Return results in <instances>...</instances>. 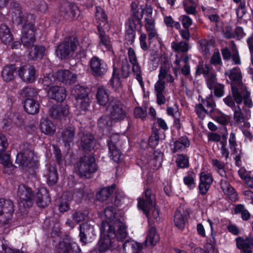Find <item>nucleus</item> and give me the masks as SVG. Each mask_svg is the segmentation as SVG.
<instances>
[{
  "mask_svg": "<svg viewBox=\"0 0 253 253\" xmlns=\"http://www.w3.org/2000/svg\"><path fill=\"white\" fill-rule=\"evenodd\" d=\"M126 227L121 221L117 220L113 224L103 221L101 227V237L97 243L98 250H93L91 253H103L117 248V241L125 239L127 236Z\"/></svg>",
  "mask_w": 253,
  "mask_h": 253,
  "instance_id": "nucleus-1",
  "label": "nucleus"
},
{
  "mask_svg": "<svg viewBox=\"0 0 253 253\" xmlns=\"http://www.w3.org/2000/svg\"><path fill=\"white\" fill-rule=\"evenodd\" d=\"M155 199L151 190L148 189L145 192L144 198L139 199L138 201V208L143 211L148 220L151 218L150 211L152 212V216L154 219L156 221L159 219V209L155 203Z\"/></svg>",
  "mask_w": 253,
  "mask_h": 253,
  "instance_id": "nucleus-2",
  "label": "nucleus"
},
{
  "mask_svg": "<svg viewBox=\"0 0 253 253\" xmlns=\"http://www.w3.org/2000/svg\"><path fill=\"white\" fill-rule=\"evenodd\" d=\"M34 152L32 145L28 143H24L20 146V151L17 154L16 163L26 169L33 167Z\"/></svg>",
  "mask_w": 253,
  "mask_h": 253,
  "instance_id": "nucleus-3",
  "label": "nucleus"
},
{
  "mask_svg": "<svg viewBox=\"0 0 253 253\" xmlns=\"http://www.w3.org/2000/svg\"><path fill=\"white\" fill-rule=\"evenodd\" d=\"M78 45L79 42L76 38L68 37L57 46L56 55L61 59H66L74 54Z\"/></svg>",
  "mask_w": 253,
  "mask_h": 253,
  "instance_id": "nucleus-4",
  "label": "nucleus"
},
{
  "mask_svg": "<svg viewBox=\"0 0 253 253\" xmlns=\"http://www.w3.org/2000/svg\"><path fill=\"white\" fill-rule=\"evenodd\" d=\"M80 175L84 178H89L97 170L95 159L91 155L82 157L77 165Z\"/></svg>",
  "mask_w": 253,
  "mask_h": 253,
  "instance_id": "nucleus-5",
  "label": "nucleus"
},
{
  "mask_svg": "<svg viewBox=\"0 0 253 253\" xmlns=\"http://www.w3.org/2000/svg\"><path fill=\"white\" fill-rule=\"evenodd\" d=\"M107 110L111 119L115 122L122 121L126 116V111L123 105L115 98H112L109 102L107 107Z\"/></svg>",
  "mask_w": 253,
  "mask_h": 253,
  "instance_id": "nucleus-6",
  "label": "nucleus"
},
{
  "mask_svg": "<svg viewBox=\"0 0 253 253\" xmlns=\"http://www.w3.org/2000/svg\"><path fill=\"white\" fill-rule=\"evenodd\" d=\"M12 20L17 25L34 24L35 16L26 11H23L19 4H16L12 8Z\"/></svg>",
  "mask_w": 253,
  "mask_h": 253,
  "instance_id": "nucleus-7",
  "label": "nucleus"
},
{
  "mask_svg": "<svg viewBox=\"0 0 253 253\" xmlns=\"http://www.w3.org/2000/svg\"><path fill=\"white\" fill-rule=\"evenodd\" d=\"M76 98V107L80 110L85 111L89 106V99L86 90L80 85H76L73 90Z\"/></svg>",
  "mask_w": 253,
  "mask_h": 253,
  "instance_id": "nucleus-8",
  "label": "nucleus"
},
{
  "mask_svg": "<svg viewBox=\"0 0 253 253\" xmlns=\"http://www.w3.org/2000/svg\"><path fill=\"white\" fill-rule=\"evenodd\" d=\"M196 73L204 75L207 85L211 90H212L213 85L217 83L216 75L210 65L200 64L197 68Z\"/></svg>",
  "mask_w": 253,
  "mask_h": 253,
  "instance_id": "nucleus-9",
  "label": "nucleus"
},
{
  "mask_svg": "<svg viewBox=\"0 0 253 253\" xmlns=\"http://www.w3.org/2000/svg\"><path fill=\"white\" fill-rule=\"evenodd\" d=\"M36 31L34 24H27L23 26L21 40L24 46L28 48L33 45L36 41Z\"/></svg>",
  "mask_w": 253,
  "mask_h": 253,
  "instance_id": "nucleus-10",
  "label": "nucleus"
},
{
  "mask_svg": "<svg viewBox=\"0 0 253 253\" xmlns=\"http://www.w3.org/2000/svg\"><path fill=\"white\" fill-rule=\"evenodd\" d=\"M13 202L9 200L0 199V222L6 224L11 219L14 212Z\"/></svg>",
  "mask_w": 253,
  "mask_h": 253,
  "instance_id": "nucleus-11",
  "label": "nucleus"
},
{
  "mask_svg": "<svg viewBox=\"0 0 253 253\" xmlns=\"http://www.w3.org/2000/svg\"><path fill=\"white\" fill-rule=\"evenodd\" d=\"M120 136L118 134H113L108 141L109 156L115 162H119L122 159V153L118 148L120 145Z\"/></svg>",
  "mask_w": 253,
  "mask_h": 253,
  "instance_id": "nucleus-12",
  "label": "nucleus"
},
{
  "mask_svg": "<svg viewBox=\"0 0 253 253\" xmlns=\"http://www.w3.org/2000/svg\"><path fill=\"white\" fill-rule=\"evenodd\" d=\"M89 65L92 74L96 77L103 76L107 73L108 69L106 63L96 56L90 59Z\"/></svg>",
  "mask_w": 253,
  "mask_h": 253,
  "instance_id": "nucleus-13",
  "label": "nucleus"
},
{
  "mask_svg": "<svg viewBox=\"0 0 253 253\" xmlns=\"http://www.w3.org/2000/svg\"><path fill=\"white\" fill-rule=\"evenodd\" d=\"M8 146L7 139L5 135L0 133V163L4 167L9 168L12 166L10 154L7 151Z\"/></svg>",
  "mask_w": 253,
  "mask_h": 253,
  "instance_id": "nucleus-14",
  "label": "nucleus"
},
{
  "mask_svg": "<svg viewBox=\"0 0 253 253\" xmlns=\"http://www.w3.org/2000/svg\"><path fill=\"white\" fill-rule=\"evenodd\" d=\"M18 196L20 199V203L25 208H29L33 204V193L31 188L25 185H20L18 188Z\"/></svg>",
  "mask_w": 253,
  "mask_h": 253,
  "instance_id": "nucleus-15",
  "label": "nucleus"
},
{
  "mask_svg": "<svg viewBox=\"0 0 253 253\" xmlns=\"http://www.w3.org/2000/svg\"><path fill=\"white\" fill-rule=\"evenodd\" d=\"M213 182L211 174L208 171H202L200 173L199 192L201 195H205L209 190Z\"/></svg>",
  "mask_w": 253,
  "mask_h": 253,
  "instance_id": "nucleus-16",
  "label": "nucleus"
},
{
  "mask_svg": "<svg viewBox=\"0 0 253 253\" xmlns=\"http://www.w3.org/2000/svg\"><path fill=\"white\" fill-rule=\"evenodd\" d=\"M245 111L246 113H244L240 107L237 105L234 110V120L235 123L239 126H242V124L243 123L245 127L249 128L250 126V124L247 121L250 117V112L249 110Z\"/></svg>",
  "mask_w": 253,
  "mask_h": 253,
  "instance_id": "nucleus-17",
  "label": "nucleus"
},
{
  "mask_svg": "<svg viewBox=\"0 0 253 253\" xmlns=\"http://www.w3.org/2000/svg\"><path fill=\"white\" fill-rule=\"evenodd\" d=\"M58 82L65 84H73L77 81V75L68 70H60L55 73Z\"/></svg>",
  "mask_w": 253,
  "mask_h": 253,
  "instance_id": "nucleus-18",
  "label": "nucleus"
},
{
  "mask_svg": "<svg viewBox=\"0 0 253 253\" xmlns=\"http://www.w3.org/2000/svg\"><path fill=\"white\" fill-rule=\"evenodd\" d=\"M80 241L84 244L86 243L94 236V227L87 222L80 225Z\"/></svg>",
  "mask_w": 253,
  "mask_h": 253,
  "instance_id": "nucleus-19",
  "label": "nucleus"
},
{
  "mask_svg": "<svg viewBox=\"0 0 253 253\" xmlns=\"http://www.w3.org/2000/svg\"><path fill=\"white\" fill-rule=\"evenodd\" d=\"M36 71L34 67L31 65H26L21 67L18 70V75L20 78L25 82L31 83L36 79Z\"/></svg>",
  "mask_w": 253,
  "mask_h": 253,
  "instance_id": "nucleus-20",
  "label": "nucleus"
},
{
  "mask_svg": "<svg viewBox=\"0 0 253 253\" xmlns=\"http://www.w3.org/2000/svg\"><path fill=\"white\" fill-rule=\"evenodd\" d=\"M47 95L51 99L58 102H62L65 99L67 94L64 87L54 85L49 88Z\"/></svg>",
  "mask_w": 253,
  "mask_h": 253,
  "instance_id": "nucleus-21",
  "label": "nucleus"
},
{
  "mask_svg": "<svg viewBox=\"0 0 253 253\" xmlns=\"http://www.w3.org/2000/svg\"><path fill=\"white\" fill-rule=\"evenodd\" d=\"M236 242L237 248L242 250L244 253H253V237L244 238L240 236L236 238Z\"/></svg>",
  "mask_w": 253,
  "mask_h": 253,
  "instance_id": "nucleus-22",
  "label": "nucleus"
},
{
  "mask_svg": "<svg viewBox=\"0 0 253 253\" xmlns=\"http://www.w3.org/2000/svg\"><path fill=\"white\" fill-rule=\"evenodd\" d=\"M166 81L158 80L154 84V90L157 97V103L159 105L164 104L166 102Z\"/></svg>",
  "mask_w": 253,
  "mask_h": 253,
  "instance_id": "nucleus-23",
  "label": "nucleus"
},
{
  "mask_svg": "<svg viewBox=\"0 0 253 253\" xmlns=\"http://www.w3.org/2000/svg\"><path fill=\"white\" fill-rule=\"evenodd\" d=\"M166 79L167 83L171 84L174 82V78L170 74V65L169 63L164 62L160 67L158 80L164 81Z\"/></svg>",
  "mask_w": 253,
  "mask_h": 253,
  "instance_id": "nucleus-24",
  "label": "nucleus"
},
{
  "mask_svg": "<svg viewBox=\"0 0 253 253\" xmlns=\"http://www.w3.org/2000/svg\"><path fill=\"white\" fill-rule=\"evenodd\" d=\"M36 202L40 207L44 208L50 202V198L47 189L42 187L38 190L36 196Z\"/></svg>",
  "mask_w": 253,
  "mask_h": 253,
  "instance_id": "nucleus-25",
  "label": "nucleus"
},
{
  "mask_svg": "<svg viewBox=\"0 0 253 253\" xmlns=\"http://www.w3.org/2000/svg\"><path fill=\"white\" fill-rule=\"evenodd\" d=\"M220 186L224 194L231 201L235 202L238 200L237 192L226 179H222L220 180Z\"/></svg>",
  "mask_w": 253,
  "mask_h": 253,
  "instance_id": "nucleus-26",
  "label": "nucleus"
},
{
  "mask_svg": "<svg viewBox=\"0 0 253 253\" xmlns=\"http://www.w3.org/2000/svg\"><path fill=\"white\" fill-rule=\"evenodd\" d=\"M75 132V127L71 126L64 128L61 131V139L65 146H70L71 144L73 143Z\"/></svg>",
  "mask_w": 253,
  "mask_h": 253,
  "instance_id": "nucleus-27",
  "label": "nucleus"
},
{
  "mask_svg": "<svg viewBox=\"0 0 253 253\" xmlns=\"http://www.w3.org/2000/svg\"><path fill=\"white\" fill-rule=\"evenodd\" d=\"M96 98L97 103L103 106H105L110 100V91L103 86L98 87Z\"/></svg>",
  "mask_w": 253,
  "mask_h": 253,
  "instance_id": "nucleus-28",
  "label": "nucleus"
},
{
  "mask_svg": "<svg viewBox=\"0 0 253 253\" xmlns=\"http://www.w3.org/2000/svg\"><path fill=\"white\" fill-rule=\"evenodd\" d=\"M97 28L99 36L98 46L100 47L104 46L106 50H111V41L109 37L105 34L103 28H102L101 23L98 24Z\"/></svg>",
  "mask_w": 253,
  "mask_h": 253,
  "instance_id": "nucleus-29",
  "label": "nucleus"
},
{
  "mask_svg": "<svg viewBox=\"0 0 253 253\" xmlns=\"http://www.w3.org/2000/svg\"><path fill=\"white\" fill-rule=\"evenodd\" d=\"M69 114L67 105L53 106L50 109V115L54 119H60L67 116Z\"/></svg>",
  "mask_w": 253,
  "mask_h": 253,
  "instance_id": "nucleus-30",
  "label": "nucleus"
},
{
  "mask_svg": "<svg viewBox=\"0 0 253 253\" xmlns=\"http://www.w3.org/2000/svg\"><path fill=\"white\" fill-rule=\"evenodd\" d=\"M16 75V68L14 65L5 66L1 71V76L2 80L5 82L13 80Z\"/></svg>",
  "mask_w": 253,
  "mask_h": 253,
  "instance_id": "nucleus-31",
  "label": "nucleus"
},
{
  "mask_svg": "<svg viewBox=\"0 0 253 253\" xmlns=\"http://www.w3.org/2000/svg\"><path fill=\"white\" fill-rule=\"evenodd\" d=\"M40 128L42 133L48 135H53L56 131L55 125L47 118L41 119Z\"/></svg>",
  "mask_w": 253,
  "mask_h": 253,
  "instance_id": "nucleus-32",
  "label": "nucleus"
},
{
  "mask_svg": "<svg viewBox=\"0 0 253 253\" xmlns=\"http://www.w3.org/2000/svg\"><path fill=\"white\" fill-rule=\"evenodd\" d=\"M229 79L232 81L231 85L233 84H240L242 82V75L240 69L239 67H234L225 73Z\"/></svg>",
  "mask_w": 253,
  "mask_h": 253,
  "instance_id": "nucleus-33",
  "label": "nucleus"
},
{
  "mask_svg": "<svg viewBox=\"0 0 253 253\" xmlns=\"http://www.w3.org/2000/svg\"><path fill=\"white\" fill-rule=\"evenodd\" d=\"M123 246L126 253H143L142 246L133 241H126Z\"/></svg>",
  "mask_w": 253,
  "mask_h": 253,
  "instance_id": "nucleus-34",
  "label": "nucleus"
},
{
  "mask_svg": "<svg viewBox=\"0 0 253 253\" xmlns=\"http://www.w3.org/2000/svg\"><path fill=\"white\" fill-rule=\"evenodd\" d=\"M174 222L175 226L179 229H183L187 221L186 214L183 209H178L174 216Z\"/></svg>",
  "mask_w": 253,
  "mask_h": 253,
  "instance_id": "nucleus-35",
  "label": "nucleus"
},
{
  "mask_svg": "<svg viewBox=\"0 0 253 253\" xmlns=\"http://www.w3.org/2000/svg\"><path fill=\"white\" fill-rule=\"evenodd\" d=\"M81 146L83 149L91 151L94 146V138L93 136L89 133H84L81 137Z\"/></svg>",
  "mask_w": 253,
  "mask_h": 253,
  "instance_id": "nucleus-36",
  "label": "nucleus"
},
{
  "mask_svg": "<svg viewBox=\"0 0 253 253\" xmlns=\"http://www.w3.org/2000/svg\"><path fill=\"white\" fill-rule=\"evenodd\" d=\"M144 22L149 40H151L157 35L155 19L152 17H145Z\"/></svg>",
  "mask_w": 253,
  "mask_h": 253,
  "instance_id": "nucleus-37",
  "label": "nucleus"
},
{
  "mask_svg": "<svg viewBox=\"0 0 253 253\" xmlns=\"http://www.w3.org/2000/svg\"><path fill=\"white\" fill-rule=\"evenodd\" d=\"M24 109L29 114L34 115L39 111V104L32 98H27L24 102Z\"/></svg>",
  "mask_w": 253,
  "mask_h": 253,
  "instance_id": "nucleus-38",
  "label": "nucleus"
},
{
  "mask_svg": "<svg viewBox=\"0 0 253 253\" xmlns=\"http://www.w3.org/2000/svg\"><path fill=\"white\" fill-rule=\"evenodd\" d=\"M0 39L6 44L11 42L13 40V36L10 29L5 24L0 25Z\"/></svg>",
  "mask_w": 253,
  "mask_h": 253,
  "instance_id": "nucleus-39",
  "label": "nucleus"
},
{
  "mask_svg": "<svg viewBox=\"0 0 253 253\" xmlns=\"http://www.w3.org/2000/svg\"><path fill=\"white\" fill-rule=\"evenodd\" d=\"M190 146V141L187 137L182 136L173 143V147L172 151L176 153L179 151H183Z\"/></svg>",
  "mask_w": 253,
  "mask_h": 253,
  "instance_id": "nucleus-40",
  "label": "nucleus"
},
{
  "mask_svg": "<svg viewBox=\"0 0 253 253\" xmlns=\"http://www.w3.org/2000/svg\"><path fill=\"white\" fill-rule=\"evenodd\" d=\"M160 237L157 233L156 230L154 227H151L148 231V233L145 241L147 245L154 246L159 241Z\"/></svg>",
  "mask_w": 253,
  "mask_h": 253,
  "instance_id": "nucleus-41",
  "label": "nucleus"
},
{
  "mask_svg": "<svg viewBox=\"0 0 253 253\" xmlns=\"http://www.w3.org/2000/svg\"><path fill=\"white\" fill-rule=\"evenodd\" d=\"M172 49L177 52L185 53L189 49V43L186 41L173 42L171 43Z\"/></svg>",
  "mask_w": 253,
  "mask_h": 253,
  "instance_id": "nucleus-42",
  "label": "nucleus"
},
{
  "mask_svg": "<svg viewBox=\"0 0 253 253\" xmlns=\"http://www.w3.org/2000/svg\"><path fill=\"white\" fill-rule=\"evenodd\" d=\"M115 189V185L102 188L97 194V198L98 200L104 201L108 199Z\"/></svg>",
  "mask_w": 253,
  "mask_h": 253,
  "instance_id": "nucleus-43",
  "label": "nucleus"
},
{
  "mask_svg": "<svg viewBox=\"0 0 253 253\" xmlns=\"http://www.w3.org/2000/svg\"><path fill=\"white\" fill-rule=\"evenodd\" d=\"M199 43L200 45V51L203 55L209 56L210 54V45H212L214 44V41L210 40L207 41L205 39H202L199 41Z\"/></svg>",
  "mask_w": 253,
  "mask_h": 253,
  "instance_id": "nucleus-44",
  "label": "nucleus"
},
{
  "mask_svg": "<svg viewBox=\"0 0 253 253\" xmlns=\"http://www.w3.org/2000/svg\"><path fill=\"white\" fill-rule=\"evenodd\" d=\"M232 93L234 99V101L238 104H240L244 98V93L248 92L246 90H239L234 85H231Z\"/></svg>",
  "mask_w": 253,
  "mask_h": 253,
  "instance_id": "nucleus-45",
  "label": "nucleus"
},
{
  "mask_svg": "<svg viewBox=\"0 0 253 253\" xmlns=\"http://www.w3.org/2000/svg\"><path fill=\"white\" fill-rule=\"evenodd\" d=\"M95 17L98 24L101 23L102 28L107 23V17L104 10L100 6L96 7Z\"/></svg>",
  "mask_w": 253,
  "mask_h": 253,
  "instance_id": "nucleus-46",
  "label": "nucleus"
},
{
  "mask_svg": "<svg viewBox=\"0 0 253 253\" xmlns=\"http://www.w3.org/2000/svg\"><path fill=\"white\" fill-rule=\"evenodd\" d=\"M112 121L109 115H102L98 120V127L102 129H107L112 126Z\"/></svg>",
  "mask_w": 253,
  "mask_h": 253,
  "instance_id": "nucleus-47",
  "label": "nucleus"
},
{
  "mask_svg": "<svg viewBox=\"0 0 253 253\" xmlns=\"http://www.w3.org/2000/svg\"><path fill=\"white\" fill-rule=\"evenodd\" d=\"M58 80L57 79L56 77L55 76V73L53 74H49L46 76H45L42 80V84L46 88L45 89H47L48 87L49 88L53 86V84H56Z\"/></svg>",
  "mask_w": 253,
  "mask_h": 253,
  "instance_id": "nucleus-48",
  "label": "nucleus"
},
{
  "mask_svg": "<svg viewBox=\"0 0 253 253\" xmlns=\"http://www.w3.org/2000/svg\"><path fill=\"white\" fill-rule=\"evenodd\" d=\"M104 212L105 218L110 221V223L107 222L109 224H113L117 220L120 221L119 219H116L115 221H114L116 212L115 208L113 206H109L106 208L104 210Z\"/></svg>",
  "mask_w": 253,
  "mask_h": 253,
  "instance_id": "nucleus-49",
  "label": "nucleus"
},
{
  "mask_svg": "<svg viewBox=\"0 0 253 253\" xmlns=\"http://www.w3.org/2000/svg\"><path fill=\"white\" fill-rule=\"evenodd\" d=\"M45 47L42 45H36L34 50L30 53V56L34 59H42L45 54Z\"/></svg>",
  "mask_w": 253,
  "mask_h": 253,
  "instance_id": "nucleus-50",
  "label": "nucleus"
},
{
  "mask_svg": "<svg viewBox=\"0 0 253 253\" xmlns=\"http://www.w3.org/2000/svg\"><path fill=\"white\" fill-rule=\"evenodd\" d=\"M77 246L76 244L64 242L59 244V252L60 253H74V249Z\"/></svg>",
  "mask_w": 253,
  "mask_h": 253,
  "instance_id": "nucleus-51",
  "label": "nucleus"
},
{
  "mask_svg": "<svg viewBox=\"0 0 253 253\" xmlns=\"http://www.w3.org/2000/svg\"><path fill=\"white\" fill-rule=\"evenodd\" d=\"M176 164L177 166L180 168H188L189 167L188 157L184 154L178 155L176 160Z\"/></svg>",
  "mask_w": 253,
  "mask_h": 253,
  "instance_id": "nucleus-52",
  "label": "nucleus"
},
{
  "mask_svg": "<svg viewBox=\"0 0 253 253\" xmlns=\"http://www.w3.org/2000/svg\"><path fill=\"white\" fill-rule=\"evenodd\" d=\"M183 4L184 9L187 13L189 14H195L196 10L193 0H184Z\"/></svg>",
  "mask_w": 253,
  "mask_h": 253,
  "instance_id": "nucleus-53",
  "label": "nucleus"
},
{
  "mask_svg": "<svg viewBox=\"0 0 253 253\" xmlns=\"http://www.w3.org/2000/svg\"><path fill=\"white\" fill-rule=\"evenodd\" d=\"M195 174L192 171H189L187 175L184 177V184L191 189L195 186Z\"/></svg>",
  "mask_w": 253,
  "mask_h": 253,
  "instance_id": "nucleus-54",
  "label": "nucleus"
},
{
  "mask_svg": "<svg viewBox=\"0 0 253 253\" xmlns=\"http://www.w3.org/2000/svg\"><path fill=\"white\" fill-rule=\"evenodd\" d=\"M47 176V182L48 184L52 185L57 182L58 179L57 172L54 167L49 168Z\"/></svg>",
  "mask_w": 253,
  "mask_h": 253,
  "instance_id": "nucleus-55",
  "label": "nucleus"
},
{
  "mask_svg": "<svg viewBox=\"0 0 253 253\" xmlns=\"http://www.w3.org/2000/svg\"><path fill=\"white\" fill-rule=\"evenodd\" d=\"M202 104L203 105H204L207 107V110H208L209 113H211L213 112L215 107V103L213 99V96L211 94L208 97H207L205 100H203Z\"/></svg>",
  "mask_w": 253,
  "mask_h": 253,
  "instance_id": "nucleus-56",
  "label": "nucleus"
},
{
  "mask_svg": "<svg viewBox=\"0 0 253 253\" xmlns=\"http://www.w3.org/2000/svg\"><path fill=\"white\" fill-rule=\"evenodd\" d=\"M132 65V71L134 74L135 75V78L138 81L141 86H143V82L142 78L141 76V68L140 66L137 62L134 63H131Z\"/></svg>",
  "mask_w": 253,
  "mask_h": 253,
  "instance_id": "nucleus-57",
  "label": "nucleus"
},
{
  "mask_svg": "<svg viewBox=\"0 0 253 253\" xmlns=\"http://www.w3.org/2000/svg\"><path fill=\"white\" fill-rule=\"evenodd\" d=\"M110 83L111 86L115 91H120L122 83L119 76L115 74L114 72L113 73L112 77L110 81Z\"/></svg>",
  "mask_w": 253,
  "mask_h": 253,
  "instance_id": "nucleus-58",
  "label": "nucleus"
},
{
  "mask_svg": "<svg viewBox=\"0 0 253 253\" xmlns=\"http://www.w3.org/2000/svg\"><path fill=\"white\" fill-rule=\"evenodd\" d=\"M229 148L231 153L233 154H236L237 153V143L236 142V135L235 133L231 132L230 133L229 138Z\"/></svg>",
  "mask_w": 253,
  "mask_h": 253,
  "instance_id": "nucleus-59",
  "label": "nucleus"
},
{
  "mask_svg": "<svg viewBox=\"0 0 253 253\" xmlns=\"http://www.w3.org/2000/svg\"><path fill=\"white\" fill-rule=\"evenodd\" d=\"M232 43H233L232 47V53L231 58H232V60L234 64L240 65L241 64V61L238 50L235 44L233 42H232Z\"/></svg>",
  "mask_w": 253,
  "mask_h": 253,
  "instance_id": "nucleus-60",
  "label": "nucleus"
},
{
  "mask_svg": "<svg viewBox=\"0 0 253 253\" xmlns=\"http://www.w3.org/2000/svg\"><path fill=\"white\" fill-rule=\"evenodd\" d=\"M20 94L23 97H33L37 95L38 92L33 87H25L22 89Z\"/></svg>",
  "mask_w": 253,
  "mask_h": 253,
  "instance_id": "nucleus-61",
  "label": "nucleus"
},
{
  "mask_svg": "<svg viewBox=\"0 0 253 253\" xmlns=\"http://www.w3.org/2000/svg\"><path fill=\"white\" fill-rule=\"evenodd\" d=\"M87 215V213L86 211H78L72 214V218L75 222L79 223L84 220Z\"/></svg>",
  "mask_w": 253,
  "mask_h": 253,
  "instance_id": "nucleus-62",
  "label": "nucleus"
},
{
  "mask_svg": "<svg viewBox=\"0 0 253 253\" xmlns=\"http://www.w3.org/2000/svg\"><path fill=\"white\" fill-rule=\"evenodd\" d=\"M214 90V94L217 97H221L224 94V85L220 83H217L213 85V89Z\"/></svg>",
  "mask_w": 253,
  "mask_h": 253,
  "instance_id": "nucleus-63",
  "label": "nucleus"
},
{
  "mask_svg": "<svg viewBox=\"0 0 253 253\" xmlns=\"http://www.w3.org/2000/svg\"><path fill=\"white\" fill-rule=\"evenodd\" d=\"M195 110L198 117L201 119H203L205 115L209 113L208 110L205 109L201 103L196 105Z\"/></svg>",
  "mask_w": 253,
  "mask_h": 253,
  "instance_id": "nucleus-64",
  "label": "nucleus"
}]
</instances>
